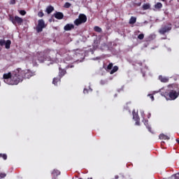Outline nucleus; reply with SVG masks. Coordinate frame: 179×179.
<instances>
[{
    "mask_svg": "<svg viewBox=\"0 0 179 179\" xmlns=\"http://www.w3.org/2000/svg\"><path fill=\"white\" fill-rule=\"evenodd\" d=\"M35 75L36 73L30 70H22L18 68L13 71L4 73L3 79L7 85L16 86L18 83H22L24 79H30Z\"/></svg>",
    "mask_w": 179,
    "mask_h": 179,
    "instance_id": "nucleus-1",
    "label": "nucleus"
},
{
    "mask_svg": "<svg viewBox=\"0 0 179 179\" xmlns=\"http://www.w3.org/2000/svg\"><path fill=\"white\" fill-rule=\"evenodd\" d=\"M143 10H148V9H150V3H144L142 6Z\"/></svg>",
    "mask_w": 179,
    "mask_h": 179,
    "instance_id": "nucleus-19",
    "label": "nucleus"
},
{
    "mask_svg": "<svg viewBox=\"0 0 179 179\" xmlns=\"http://www.w3.org/2000/svg\"><path fill=\"white\" fill-rule=\"evenodd\" d=\"M155 9H162L163 8V4L160 2L157 3L155 5Z\"/></svg>",
    "mask_w": 179,
    "mask_h": 179,
    "instance_id": "nucleus-20",
    "label": "nucleus"
},
{
    "mask_svg": "<svg viewBox=\"0 0 179 179\" xmlns=\"http://www.w3.org/2000/svg\"><path fill=\"white\" fill-rule=\"evenodd\" d=\"M138 40H143V38H145V34H140L138 36Z\"/></svg>",
    "mask_w": 179,
    "mask_h": 179,
    "instance_id": "nucleus-26",
    "label": "nucleus"
},
{
    "mask_svg": "<svg viewBox=\"0 0 179 179\" xmlns=\"http://www.w3.org/2000/svg\"><path fill=\"white\" fill-rule=\"evenodd\" d=\"M43 52L46 58H48V61L52 59L54 57H57V52L55 50L46 49Z\"/></svg>",
    "mask_w": 179,
    "mask_h": 179,
    "instance_id": "nucleus-5",
    "label": "nucleus"
},
{
    "mask_svg": "<svg viewBox=\"0 0 179 179\" xmlns=\"http://www.w3.org/2000/svg\"><path fill=\"white\" fill-rule=\"evenodd\" d=\"M10 44H12V41H10V40H7L5 43V48L9 50V48H10Z\"/></svg>",
    "mask_w": 179,
    "mask_h": 179,
    "instance_id": "nucleus-17",
    "label": "nucleus"
},
{
    "mask_svg": "<svg viewBox=\"0 0 179 179\" xmlns=\"http://www.w3.org/2000/svg\"><path fill=\"white\" fill-rule=\"evenodd\" d=\"M38 60L41 62H44V61H46V59H48L47 57H45V53L44 52V50L43 52H38L37 53Z\"/></svg>",
    "mask_w": 179,
    "mask_h": 179,
    "instance_id": "nucleus-8",
    "label": "nucleus"
},
{
    "mask_svg": "<svg viewBox=\"0 0 179 179\" xmlns=\"http://www.w3.org/2000/svg\"><path fill=\"white\" fill-rule=\"evenodd\" d=\"M176 141L178 142V143L179 144V140H176Z\"/></svg>",
    "mask_w": 179,
    "mask_h": 179,
    "instance_id": "nucleus-39",
    "label": "nucleus"
},
{
    "mask_svg": "<svg viewBox=\"0 0 179 179\" xmlns=\"http://www.w3.org/2000/svg\"><path fill=\"white\" fill-rule=\"evenodd\" d=\"M83 93H84V94H87V93H89V90L85 88L83 90Z\"/></svg>",
    "mask_w": 179,
    "mask_h": 179,
    "instance_id": "nucleus-35",
    "label": "nucleus"
},
{
    "mask_svg": "<svg viewBox=\"0 0 179 179\" xmlns=\"http://www.w3.org/2000/svg\"><path fill=\"white\" fill-rule=\"evenodd\" d=\"M45 27H47V25L45 24L44 20L41 19L38 20V25L36 26L37 33H41V31H43V29H45Z\"/></svg>",
    "mask_w": 179,
    "mask_h": 179,
    "instance_id": "nucleus-6",
    "label": "nucleus"
},
{
    "mask_svg": "<svg viewBox=\"0 0 179 179\" xmlns=\"http://www.w3.org/2000/svg\"><path fill=\"white\" fill-rule=\"evenodd\" d=\"M38 17H43L44 16V13H43V10H41L38 13Z\"/></svg>",
    "mask_w": 179,
    "mask_h": 179,
    "instance_id": "nucleus-28",
    "label": "nucleus"
},
{
    "mask_svg": "<svg viewBox=\"0 0 179 179\" xmlns=\"http://www.w3.org/2000/svg\"><path fill=\"white\" fill-rule=\"evenodd\" d=\"M0 157H2V159H3V160H6L8 159V155H6V154H1L0 153Z\"/></svg>",
    "mask_w": 179,
    "mask_h": 179,
    "instance_id": "nucleus-25",
    "label": "nucleus"
},
{
    "mask_svg": "<svg viewBox=\"0 0 179 179\" xmlns=\"http://www.w3.org/2000/svg\"><path fill=\"white\" fill-rule=\"evenodd\" d=\"M45 12L46 13H48V15H50V13H52V12H54V6H48L46 8Z\"/></svg>",
    "mask_w": 179,
    "mask_h": 179,
    "instance_id": "nucleus-13",
    "label": "nucleus"
},
{
    "mask_svg": "<svg viewBox=\"0 0 179 179\" xmlns=\"http://www.w3.org/2000/svg\"><path fill=\"white\" fill-rule=\"evenodd\" d=\"M5 177H6V173H0V178H5Z\"/></svg>",
    "mask_w": 179,
    "mask_h": 179,
    "instance_id": "nucleus-30",
    "label": "nucleus"
},
{
    "mask_svg": "<svg viewBox=\"0 0 179 179\" xmlns=\"http://www.w3.org/2000/svg\"><path fill=\"white\" fill-rule=\"evenodd\" d=\"M113 63H110V64L108 65V66H107L108 71H110V70L113 69Z\"/></svg>",
    "mask_w": 179,
    "mask_h": 179,
    "instance_id": "nucleus-29",
    "label": "nucleus"
},
{
    "mask_svg": "<svg viewBox=\"0 0 179 179\" xmlns=\"http://www.w3.org/2000/svg\"><path fill=\"white\" fill-rule=\"evenodd\" d=\"M159 139H164V141H166V140L169 141V139H170V137H169L168 136L163 134H161L159 136Z\"/></svg>",
    "mask_w": 179,
    "mask_h": 179,
    "instance_id": "nucleus-16",
    "label": "nucleus"
},
{
    "mask_svg": "<svg viewBox=\"0 0 179 179\" xmlns=\"http://www.w3.org/2000/svg\"><path fill=\"white\" fill-rule=\"evenodd\" d=\"M52 173L54 174V176H59L61 174V171L57 169H54Z\"/></svg>",
    "mask_w": 179,
    "mask_h": 179,
    "instance_id": "nucleus-23",
    "label": "nucleus"
},
{
    "mask_svg": "<svg viewBox=\"0 0 179 179\" xmlns=\"http://www.w3.org/2000/svg\"><path fill=\"white\" fill-rule=\"evenodd\" d=\"M173 177H174L175 179H179V173L173 175Z\"/></svg>",
    "mask_w": 179,
    "mask_h": 179,
    "instance_id": "nucleus-34",
    "label": "nucleus"
},
{
    "mask_svg": "<svg viewBox=\"0 0 179 179\" xmlns=\"http://www.w3.org/2000/svg\"><path fill=\"white\" fill-rule=\"evenodd\" d=\"M115 179H118V178H120V176H118V175H116V176H115Z\"/></svg>",
    "mask_w": 179,
    "mask_h": 179,
    "instance_id": "nucleus-36",
    "label": "nucleus"
},
{
    "mask_svg": "<svg viewBox=\"0 0 179 179\" xmlns=\"http://www.w3.org/2000/svg\"><path fill=\"white\" fill-rule=\"evenodd\" d=\"M138 6H141V3L138 4Z\"/></svg>",
    "mask_w": 179,
    "mask_h": 179,
    "instance_id": "nucleus-40",
    "label": "nucleus"
},
{
    "mask_svg": "<svg viewBox=\"0 0 179 179\" xmlns=\"http://www.w3.org/2000/svg\"><path fill=\"white\" fill-rule=\"evenodd\" d=\"M117 71H118V67L117 66H115L110 72V75L115 73V72H117Z\"/></svg>",
    "mask_w": 179,
    "mask_h": 179,
    "instance_id": "nucleus-21",
    "label": "nucleus"
},
{
    "mask_svg": "<svg viewBox=\"0 0 179 179\" xmlns=\"http://www.w3.org/2000/svg\"><path fill=\"white\" fill-rule=\"evenodd\" d=\"M10 5H15L16 3V0H10Z\"/></svg>",
    "mask_w": 179,
    "mask_h": 179,
    "instance_id": "nucleus-33",
    "label": "nucleus"
},
{
    "mask_svg": "<svg viewBox=\"0 0 179 179\" xmlns=\"http://www.w3.org/2000/svg\"><path fill=\"white\" fill-rule=\"evenodd\" d=\"M0 51H1V48H0Z\"/></svg>",
    "mask_w": 179,
    "mask_h": 179,
    "instance_id": "nucleus-44",
    "label": "nucleus"
},
{
    "mask_svg": "<svg viewBox=\"0 0 179 179\" xmlns=\"http://www.w3.org/2000/svg\"><path fill=\"white\" fill-rule=\"evenodd\" d=\"M150 129H152L150 127H148V131L150 132Z\"/></svg>",
    "mask_w": 179,
    "mask_h": 179,
    "instance_id": "nucleus-38",
    "label": "nucleus"
},
{
    "mask_svg": "<svg viewBox=\"0 0 179 179\" xmlns=\"http://www.w3.org/2000/svg\"><path fill=\"white\" fill-rule=\"evenodd\" d=\"M6 43V41H5V40H3V39H1V40H0V45H1V47H3V45H5Z\"/></svg>",
    "mask_w": 179,
    "mask_h": 179,
    "instance_id": "nucleus-27",
    "label": "nucleus"
},
{
    "mask_svg": "<svg viewBox=\"0 0 179 179\" xmlns=\"http://www.w3.org/2000/svg\"><path fill=\"white\" fill-rule=\"evenodd\" d=\"M87 22V17L85 14H80L78 15V18L74 20L75 26H80V24H83V23H86Z\"/></svg>",
    "mask_w": 179,
    "mask_h": 179,
    "instance_id": "nucleus-3",
    "label": "nucleus"
},
{
    "mask_svg": "<svg viewBox=\"0 0 179 179\" xmlns=\"http://www.w3.org/2000/svg\"><path fill=\"white\" fill-rule=\"evenodd\" d=\"M49 22H51V20H50Z\"/></svg>",
    "mask_w": 179,
    "mask_h": 179,
    "instance_id": "nucleus-43",
    "label": "nucleus"
},
{
    "mask_svg": "<svg viewBox=\"0 0 179 179\" xmlns=\"http://www.w3.org/2000/svg\"><path fill=\"white\" fill-rule=\"evenodd\" d=\"M72 6V4L69 2H66L64 5V8H66V9H69V8H71Z\"/></svg>",
    "mask_w": 179,
    "mask_h": 179,
    "instance_id": "nucleus-24",
    "label": "nucleus"
},
{
    "mask_svg": "<svg viewBox=\"0 0 179 179\" xmlns=\"http://www.w3.org/2000/svg\"><path fill=\"white\" fill-rule=\"evenodd\" d=\"M72 29H75V25H73V24H67L64 27L65 31H69L72 30Z\"/></svg>",
    "mask_w": 179,
    "mask_h": 179,
    "instance_id": "nucleus-10",
    "label": "nucleus"
},
{
    "mask_svg": "<svg viewBox=\"0 0 179 179\" xmlns=\"http://www.w3.org/2000/svg\"><path fill=\"white\" fill-rule=\"evenodd\" d=\"M9 20L13 23V24H15V26H16L17 24L20 26V24L23 23V18L17 15H15V17H13V15H10Z\"/></svg>",
    "mask_w": 179,
    "mask_h": 179,
    "instance_id": "nucleus-4",
    "label": "nucleus"
},
{
    "mask_svg": "<svg viewBox=\"0 0 179 179\" xmlns=\"http://www.w3.org/2000/svg\"><path fill=\"white\" fill-rule=\"evenodd\" d=\"M163 1H165L166 0H162Z\"/></svg>",
    "mask_w": 179,
    "mask_h": 179,
    "instance_id": "nucleus-42",
    "label": "nucleus"
},
{
    "mask_svg": "<svg viewBox=\"0 0 179 179\" xmlns=\"http://www.w3.org/2000/svg\"><path fill=\"white\" fill-rule=\"evenodd\" d=\"M59 82H61V78H59V77L53 78L52 83L55 86H57Z\"/></svg>",
    "mask_w": 179,
    "mask_h": 179,
    "instance_id": "nucleus-15",
    "label": "nucleus"
},
{
    "mask_svg": "<svg viewBox=\"0 0 179 179\" xmlns=\"http://www.w3.org/2000/svg\"><path fill=\"white\" fill-rule=\"evenodd\" d=\"M65 52V49H62L60 52Z\"/></svg>",
    "mask_w": 179,
    "mask_h": 179,
    "instance_id": "nucleus-37",
    "label": "nucleus"
},
{
    "mask_svg": "<svg viewBox=\"0 0 179 179\" xmlns=\"http://www.w3.org/2000/svg\"><path fill=\"white\" fill-rule=\"evenodd\" d=\"M54 17L58 20H62V19H64V13H62V12H56L54 14Z\"/></svg>",
    "mask_w": 179,
    "mask_h": 179,
    "instance_id": "nucleus-9",
    "label": "nucleus"
},
{
    "mask_svg": "<svg viewBox=\"0 0 179 179\" xmlns=\"http://www.w3.org/2000/svg\"><path fill=\"white\" fill-rule=\"evenodd\" d=\"M66 74V70L59 68V78H63Z\"/></svg>",
    "mask_w": 179,
    "mask_h": 179,
    "instance_id": "nucleus-11",
    "label": "nucleus"
},
{
    "mask_svg": "<svg viewBox=\"0 0 179 179\" xmlns=\"http://www.w3.org/2000/svg\"><path fill=\"white\" fill-rule=\"evenodd\" d=\"M129 23V24H135L136 23V17H131Z\"/></svg>",
    "mask_w": 179,
    "mask_h": 179,
    "instance_id": "nucleus-18",
    "label": "nucleus"
},
{
    "mask_svg": "<svg viewBox=\"0 0 179 179\" xmlns=\"http://www.w3.org/2000/svg\"><path fill=\"white\" fill-rule=\"evenodd\" d=\"M165 96L169 97L170 100H176L179 96V85L172 84L169 85V90L166 91Z\"/></svg>",
    "mask_w": 179,
    "mask_h": 179,
    "instance_id": "nucleus-2",
    "label": "nucleus"
},
{
    "mask_svg": "<svg viewBox=\"0 0 179 179\" xmlns=\"http://www.w3.org/2000/svg\"><path fill=\"white\" fill-rule=\"evenodd\" d=\"M133 118L136 120V124L139 125V121L141 119L139 118V115L137 113H133Z\"/></svg>",
    "mask_w": 179,
    "mask_h": 179,
    "instance_id": "nucleus-12",
    "label": "nucleus"
},
{
    "mask_svg": "<svg viewBox=\"0 0 179 179\" xmlns=\"http://www.w3.org/2000/svg\"><path fill=\"white\" fill-rule=\"evenodd\" d=\"M171 24H169L168 25L163 26L161 29L159 30V34H166V33H169L171 30Z\"/></svg>",
    "mask_w": 179,
    "mask_h": 179,
    "instance_id": "nucleus-7",
    "label": "nucleus"
},
{
    "mask_svg": "<svg viewBox=\"0 0 179 179\" xmlns=\"http://www.w3.org/2000/svg\"><path fill=\"white\" fill-rule=\"evenodd\" d=\"M148 97H150V99H151L152 101H153L155 100V96L152 94H148Z\"/></svg>",
    "mask_w": 179,
    "mask_h": 179,
    "instance_id": "nucleus-32",
    "label": "nucleus"
},
{
    "mask_svg": "<svg viewBox=\"0 0 179 179\" xmlns=\"http://www.w3.org/2000/svg\"><path fill=\"white\" fill-rule=\"evenodd\" d=\"M146 122H148L145 120V125H146Z\"/></svg>",
    "mask_w": 179,
    "mask_h": 179,
    "instance_id": "nucleus-41",
    "label": "nucleus"
},
{
    "mask_svg": "<svg viewBox=\"0 0 179 179\" xmlns=\"http://www.w3.org/2000/svg\"><path fill=\"white\" fill-rule=\"evenodd\" d=\"M159 79L162 83H167L169 82V78L167 77H164L163 76H159Z\"/></svg>",
    "mask_w": 179,
    "mask_h": 179,
    "instance_id": "nucleus-14",
    "label": "nucleus"
},
{
    "mask_svg": "<svg viewBox=\"0 0 179 179\" xmlns=\"http://www.w3.org/2000/svg\"><path fill=\"white\" fill-rule=\"evenodd\" d=\"M20 15H22V16H24V15H26V10H21L20 11Z\"/></svg>",
    "mask_w": 179,
    "mask_h": 179,
    "instance_id": "nucleus-31",
    "label": "nucleus"
},
{
    "mask_svg": "<svg viewBox=\"0 0 179 179\" xmlns=\"http://www.w3.org/2000/svg\"><path fill=\"white\" fill-rule=\"evenodd\" d=\"M94 30L96 33H101V31H102L101 28H100V27H97V26L94 27Z\"/></svg>",
    "mask_w": 179,
    "mask_h": 179,
    "instance_id": "nucleus-22",
    "label": "nucleus"
}]
</instances>
